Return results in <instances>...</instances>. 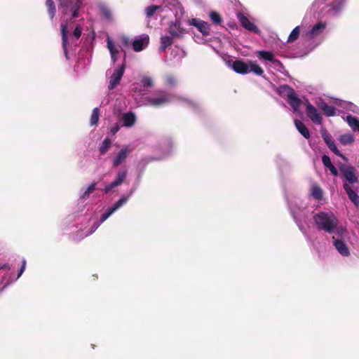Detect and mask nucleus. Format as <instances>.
<instances>
[{"mask_svg": "<svg viewBox=\"0 0 359 359\" xmlns=\"http://www.w3.org/2000/svg\"><path fill=\"white\" fill-rule=\"evenodd\" d=\"M163 12V5H151L149 6H147L145 8V14L147 18H151L154 16V15L157 13H161Z\"/></svg>", "mask_w": 359, "mask_h": 359, "instance_id": "27", "label": "nucleus"}, {"mask_svg": "<svg viewBox=\"0 0 359 359\" xmlns=\"http://www.w3.org/2000/svg\"><path fill=\"white\" fill-rule=\"evenodd\" d=\"M128 171L126 168L120 169L116 173L114 180L109 184L106 185L102 191L104 194H109L113 189L120 186L126 179Z\"/></svg>", "mask_w": 359, "mask_h": 359, "instance_id": "10", "label": "nucleus"}, {"mask_svg": "<svg viewBox=\"0 0 359 359\" xmlns=\"http://www.w3.org/2000/svg\"><path fill=\"white\" fill-rule=\"evenodd\" d=\"M344 119L353 131L359 132V121L357 118L351 115H348Z\"/></svg>", "mask_w": 359, "mask_h": 359, "instance_id": "33", "label": "nucleus"}, {"mask_svg": "<svg viewBox=\"0 0 359 359\" xmlns=\"http://www.w3.org/2000/svg\"><path fill=\"white\" fill-rule=\"evenodd\" d=\"M82 29L79 26H76L74 30L72 38L70 41L68 40L67 33V25L63 22L61 23V33L62 39V48L65 53V55L67 60L69 59V55L70 52L75 50L76 47L79 45V39L81 35Z\"/></svg>", "mask_w": 359, "mask_h": 359, "instance_id": "5", "label": "nucleus"}, {"mask_svg": "<svg viewBox=\"0 0 359 359\" xmlns=\"http://www.w3.org/2000/svg\"><path fill=\"white\" fill-rule=\"evenodd\" d=\"M278 93L286 96L287 102L295 111H299L302 101L293 88L287 85H282L278 88Z\"/></svg>", "mask_w": 359, "mask_h": 359, "instance_id": "7", "label": "nucleus"}, {"mask_svg": "<svg viewBox=\"0 0 359 359\" xmlns=\"http://www.w3.org/2000/svg\"><path fill=\"white\" fill-rule=\"evenodd\" d=\"M191 25L196 27L203 35H209L210 29L208 22L194 18L191 21Z\"/></svg>", "mask_w": 359, "mask_h": 359, "instance_id": "21", "label": "nucleus"}, {"mask_svg": "<svg viewBox=\"0 0 359 359\" xmlns=\"http://www.w3.org/2000/svg\"><path fill=\"white\" fill-rule=\"evenodd\" d=\"M99 120V109L97 107L94 108L93 110L90 117V124L92 126L96 125Z\"/></svg>", "mask_w": 359, "mask_h": 359, "instance_id": "41", "label": "nucleus"}, {"mask_svg": "<svg viewBox=\"0 0 359 359\" xmlns=\"http://www.w3.org/2000/svg\"><path fill=\"white\" fill-rule=\"evenodd\" d=\"M290 208L291 214L292 215L293 218L294 219L300 231L303 233L306 234V229L302 223V221L305 217L304 210L300 208H294L292 205H290Z\"/></svg>", "mask_w": 359, "mask_h": 359, "instance_id": "16", "label": "nucleus"}, {"mask_svg": "<svg viewBox=\"0 0 359 359\" xmlns=\"http://www.w3.org/2000/svg\"><path fill=\"white\" fill-rule=\"evenodd\" d=\"M345 238L346 237H337L333 234V245L341 256L348 257L350 255V250L347 244L344 241Z\"/></svg>", "mask_w": 359, "mask_h": 359, "instance_id": "13", "label": "nucleus"}, {"mask_svg": "<svg viewBox=\"0 0 359 359\" xmlns=\"http://www.w3.org/2000/svg\"><path fill=\"white\" fill-rule=\"evenodd\" d=\"M186 101L187 102V103H188L189 104H191V105H195V104H194V103H193V102H192L191 101H190V100H186Z\"/></svg>", "mask_w": 359, "mask_h": 359, "instance_id": "52", "label": "nucleus"}, {"mask_svg": "<svg viewBox=\"0 0 359 359\" xmlns=\"http://www.w3.org/2000/svg\"><path fill=\"white\" fill-rule=\"evenodd\" d=\"M149 41V37L147 34H142L136 37L133 41L132 45L135 52H140L147 47Z\"/></svg>", "mask_w": 359, "mask_h": 359, "instance_id": "19", "label": "nucleus"}, {"mask_svg": "<svg viewBox=\"0 0 359 359\" xmlns=\"http://www.w3.org/2000/svg\"><path fill=\"white\" fill-rule=\"evenodd\" d=\"M122 126L126 128L132 127L136 122V116L133 112H127L122 114Z\"/></svg>", "mask_w": 359, "mask_h": 359, "instance_id": "24", "label": "nucleus"}, {"mask_svg": "<svg viewBox=\"0 0 359 359\" xmlns=\"http://www.w3.org/2000/svg\"><path fill=\"white\" fill-rule=\"evenodd\" d=\"M327 22L318 21L303 33L302 37L310 50L319 46L327 34Z\"/></svg>", "mask_w": 359, "mask_h": 359, "instance_id": "3", "label": "nucleus"}, {"mask_svg": "<svg viewBox=\"0 0 359 359\" xmlns=\"http://www.w3.org/2000/svg\"><path fill=\"white\" fill-rule=\"evenodd\" d=\"M344 189L346 191L349 199L356 205H359V196L352 189L348 184H344Z\"/></svg>", "mask_w": 359, "mask_h": 359, "instance_id": "26", "label": "nucleus"}, {"mask_svg": "<svg viewBox=\"0 0 359 359\" xmlns=\"http://www.w3.org/2000/svg\"><path fill=\"white\" fill-rule=\"evenodd\" d=\"M322 161H323V163L327 168H328L330 169V170H334L335 172H337V170L334 168V166L332 165L329 156H327L326 155H323L322 157Z\"/></svg>", "mask_w": 359, "mask_h": 359, "instance_id": "42", "label": "nucleus"}, {"mask_svg": "<svg viewBox=\"0 0 359 359\" xmlns=\"http://www.w3.org/2000/svg\"><path fill=\"white\" fill-rule=\"evenodd\" d=\"M60 7L63 8L64 13L71 12V18H77L79 16V10L83 6L82 0H60Z\"/></svg>", "mask_w": 359, "mask_h": 359, "instance_id": "8", "label": "nucleus"}, {"mask_svg": "<svg viewBox=\"0 0 359 359\" xmlns=\"http://www.w3.org/2000/svg\"><path fill=\"white\" fill-rule=\"evenodd\" d=\"M346 0H315L310 8V12L318 17H334L343 11Z\"/></svg>", "mask_w": 359, "mask_h": 359, "instance_id": "2", "label": "nucleus"}, {"mask_svg": "<svg viewBox=\"0 0 359 359\" xmlns=\"http://www.w3.org/2000/svg\"><path fill=\"white\" fill-rule=\"evenodd\" d=\"M173 36L165 35L161 37V46L158 48L159 52H163L173 42Z\"/></svg>", "mask_w": 359, "mask_h": 359, "instance_id": "30", "label": "nucleus"}, {"mask_svg": "<svg viewBox=\"0 0 359 359\" xmlns=\"http://www.w3.org/2000/svg\"><path fill=\"white\" fill-rule=\"evenodd\" d=\"M161 5L163 6V12L166 8L173 13L176 18L180 17L184 14V10L177 0H163Z\"/></svg>", "mask_w": 359, "mask_h": 359, "instance_id": "11", "label": "nucleus"}, {"mask_svg": "<svg viewBox=\"0 0 359 359\" xmlns=\"http://www.w3.org/2000/svg\"><path fill=\"white\" fill-rule=\"evenodd\" d=\"M46 6L48 8V14L50 18H53L55 14V6L53 0H46Z\"/></svg>", "mask_w": 359, "mask_h": 359, "instance_id": "40", "label": "nucleus"}, {"mask_svg": "<svg viewBox=\"0 0 359 359\" xmlns=\"http://www.w3.org/2000/svg\"><path fill=\"white\" fill-rule=\"evenodd\" d=\"M210 18L211 20L215 24H220L222 22L221 17L217 12H211L210 13Z\"/></svg>", "mask_w": 359, "mask_h": 359, "instance_id": "43", "label": "nucleus"}, {"mask_svg": "<svg viewBox=\"0 0 359 359\" xmlns=\"http://www.w3.org/2000/svg\"><path fill=\"white\" fill-rule=\"evenodd\" d=\"M305 111L307 116L313 123L316 125H321L323 123V117L320 113L318 111L316 107L308 101L306 103Z\"/></svg>", "mask_w": 359, "mask_h": 359, "instance_id": "12", "label": "nucleus"}, {"mask_svg": "<svg viewBox=\"0 0 359 359\" xmlns=\"http://www.w3.org/2000/svg\"><path fill=\"white\" fill-rule=\"evenodd\" d=\"M98 8L100 9L101 15L108 20L112 19L113 15L110 8L104 3H99Z\"/></svg>", "mask_w": 359, "mask_h": 359, "instance_id": "32", "label": "nucleus"}, {"mask_svg": "<svg viewBox=\"0 0 359 359\" xmlns=\"http://www.w3.org/2000/svg\"><path fill=\"white\" fill-rule=\"evenodd\" d=\"M165 81L166 83L169 86H174L176 83L175 79L171 75L167 76L165 78Z\"/></svg>", "mask_w": 359, "mask_h": 359, "instance_id": "45", "label": "nucleus"}, {"mask_svg": "<svg viewBox=\"0 0 359 359\" xmlns=\"http://www.w3.org/2000/svg\"><path fill=\"white\" fill-rule=\"evenodd\" d=\"M316 105L320 109L324 114L327 116H334L336 114V109L334 107L329 105L323 100H320L316 102Z\"/></svg>", "mask_w": 359, "mask_h": 359, "instance_id": "23", "label": "nucleus"}, {"mask_svg": "<svg viewBox=\"0 0 359 359\" xmlns=\"http://www.w3.org/2000/svg\"><path fill=\"white\" fill-rule=\"evenodd\" d=\"M121 43L124 46H128L132 41L128 37L123 36L121 38Z\"/></svg>", "mask_w": 359, "mask_h": 359, "instance_id": "49", "label": "nucleus"}, {"mask_svg": "<svg viewBox=\"0 0 359 359\" xmlns=\"http://www.w3.org/2000/svg\"><path fill=\"white\" fill-rule=\"evenodd\" d=\"M232 69L238 74H246L249 73V62L236 60L232 64Z\"/></svg>", "mask_w": 359, "mask_h": 359, "instance_id": "22", "label": "nucleus"}, {"mask_svg": "<svg viewBox=\"0 0 359 359\" xmlns=\"http://www.w3.org/2000/svg\"><path fill=\"white\" fill-rule=\"evenodd\" d=\"M25 264H26V261L24 259L22 261V265L19 271L18 275L16 278H14V280L18 279L22 276V274L23 273V272L25 269Z\"/></svg>", "mask_w": 359, "mask_h": 359, "instance_id": "47", "label": "nucleus"}, {"mask_svg": "<svg viewBox=\"0 0 359 359\" xmlns=\"http://www.w3.org/2000/svg\"><path fill=\"white\" fill-rule=\"evenodd\" d=\"M256 55L263 62L266 69H273L285 76L288 74V72L285 69L284 65L280 60L276 58L272 52L257 50Z\"/></svg>", "mask_w": 359, "mask_h": 359, "instance_id": "6", "label": "nucleus"}, {"mask_svg": "<svg viewBox=\"0 0 359 359\" xmlns=\"http://www.w3.org/2000/svg\"><path fill=\"white\" fill-rule=\"evenodd\" d=\"M96 185L97 183L95 182H93L87 187L83 188L81 190L80 198L84 200L87 199L90 194L95 190Z\"/></svg>", "mask_w": 359, "mask_h": 359, "instance_id": "31", "label": "nucleus"}, {"mask_svg": "<svg viewBox=\"0 0 359 359\" xmlns=\"http://www.w3.org/2000/svg\"><path fill=\"white\" fill-rule=\"evenodd\" d=\"M326 144L334 154L341 157L343 159H345V157L340 153L334 142L332 140L326 142Z\"/></svg>", "mask_w": 359, "mask_h": 359, "instance_id": "39", "label": "nucleus"}, {"mask_svg": "<svg viewBox=\"0 0 359 359\" xmlns=\"http://www.w3.org/2000/svg\"><path fill=\"white\" fill-rule=\"evenodd\" d=\"M313 224L318 231L337 237H347L346 228L339 224L337 217L331 211H319L313 215Z\"/></svg>", "mask_w": 359, "mask_h": 359, "instance_id": "1", "label": "nucleus"}, {"mask_svg": "<svg viewBox=\"0 0 359 359\" xmlns=\"http://www.w3.org/2000/svg\"><path fill=\"white\" fill-rule=\"evenodd\" d=\"M253 72L255 74L262 76L264 73L262 68L257 64L256 62L249 61V73Z\"/></svg>", "mask_w": 359, "mask_h": 359, "instance_id": "34", "label": "nucleus"}, {"mask_svg": "<svg viewBox=\"0 0 359 359\" xmlns=\"http://www.w3.org/2000/svg\"><path fill=\"white\" fill-rule=\"evenodd\" d=\"M126 53H124L122 65L114 68L111 75L109 77L108 85V88L109 90L114 89L117 85L119 84L126 69Z\"/></svg>", "mask_w": 359, "mask_h": 359, "instance_id": "9", "label": "nucleus"}, {"mask_svg": "<svg viewBox=\"0 0 359 359\" xmlns=\"http://www.w3.org/2000/svg\"><path fill=\"white\" fill-rule=\"evenodd\" d=\"M339 142L344 145H348L353 142L354 137L351 134H344L340 136Z\"/></svg>", "mask_w": 359, "mask_h": 359, "instance_id": "36", "label": "nucleus"}, {"mask_svg": "<svg viewBox=\"0 0 359 359\" xmlns=\"http://www.w3.org/2000/svg\"><path fill=\"white\" fill-rule=\"evenodd\" d=\"M294 126L297 130L299 131V133H301V135L304 137H305L306 139L310 138V133L302 121L297 119L294 120Z\"/></svg>", "mask_w": 359, "mask_h": 359, "instance_id": "28", "label": "nucleus"}, {"mask_svg": "<svg viewBox=\"0 0 359 359\" xmlns=\"http://www.w3.org/2000/svg\"><path fill=\"white\" fill-rule=\"evenodd\" d=\"M135 191V189H132L128 196H121L118 201L114 203L111 207L108 208L105 212L100 216V219L95 222L91 227L88 229H85L83 230V235L84 236H88L91 235L93 232L96 231V229L104 222H105L112 214H114L116 211H117L119 208H121L126 202L128 201L129 197L132 196Z\"/></svg>", "mask_w": 359, "mask_h": 359, "instance_id": "4", "label": "nucleus"}, {"mask_svg": "<svg viewBox=\"0 0 359 359\" xmlns=\"http://www.w3.org/2000/svg\"><path fill=\"white\" fill-rule=\"evenodd\" d=\"M320 133L322 135V137L323 138L325 142H327L328 141L331 140V138L330 137V135L327 133V131L325 129H321Z\"/></svg>", "mask_w": 359, "mask_h": 359, "instance_id": "46", "label": "nucleus"}, {"mask_svg": "<svg viewBox=\"0 0 359 359\" xmlns=\"http://www.w3.org/2000/svg\"><path fill=\"white\" fill-rule=\"evenodd\" d=\"M237 16L242 26L245 27L246 29L255 33L259 32V29L257 28V27L252 22H251L248 19V18L245 16L244 14L238 13Z\"/></svg>", "mask_w": 359, "mask_h": 359, "instance_id": "20", "label": "nucleus"}, {"mask_svg": "<svg viewBox=\"0 0 359 359\" xmlns=\"http://www.w3.org/2000/svg\"><path fill=\"white\" fill-rule=\"evenodd\" d=\"M107 47L109 51L111 60L114 64L117 61L121 52H123V53H126L121 46L116 45L109 36L107 38Z\"/></svg>", "mask_w": 359, "mask_h": 359, "instance_id": "18", "label": "nucleus"}, {"mask_svg": "<svg viewBox=\"0 0 359 359\" xmlns=\"http://www.w3.org/2000/svg\"><path fill=\"white\" fill-rule=\"evenodd\" d=\"M333 174L336 175L337 171L335 172L334 170H330Z\"/></svg>", "mask_w": 359, "mask_h": 359, "instance_id": "53", "label": "nucleus"}, {"mask_svg": "<svg viewBox=\"0 0 359 359\" xmlns=\"http://www.w3.org/2000/svg\"><path fill=\"white\" fill-rule=\"evenodd\" d=\"M299 34H300V27L299 26H297L296 27H294L292 29V31L290 34V35L288 36V39H287V41L288 42H293V41H294L299 36Z\"/></svg>", "mask_w": 359, "mask_h": 359, "instance_id": "38", "label": "nucleus"}, {"mask_svg": "<svg viewBox=\"0 0 359 359\" xmlns=\"http://www.w3.org/2000/svg\"><path fill=\"white\" fill-rule=\"evenodd\" d=\"M311 196L317 199L320 200L323 198V190L318 184H313L311 188Z\"/></svg>", "mask_w": 359, "mask_h": 359, "instance_id": "35", "label": "nucleus"}, {"mask_svg": "<svg viewBox=\"0 0 359 359\" xmlns=\"http://www.w3.org/2000/svg\"><path fill=\"white\" fill-rule=\"evenodd\" d=\"M344 176L349 184H353L357 182L358 179L355 176L353 168H347L343 170Z\"/></svg>", "mask_w": 359, "mask_h": 359, "instance_id": "29", "label": "nucleus"}, {"mask_svg": "<svg viewBox=\"0 0 359 359\" xmlns=\"http://www.w3.org/2000/svg\"><path fill=\"white\" fill-rule=\"evenodd\" d=\"M0 276L6 286L14 281L13 271L7 263H0Z\"/></svg>", "mask_w": 359, "mask_h": 359, "instance_id": "17", "label": "nucleus"}, {"mask_svg": "<svg viewBox=\"0 0 359 359\" xmlns=\"http://www.w3.org/2000/svg\"><path fill=\"white\" fill-rule=\"evenodd\" d=\"M169 35L173 37L180 36L182 34V28L180 27V23L178 20L172 22L168 27V30Z\"/></svg>", "mask_w": 359, "mask_h": 359, "instance_id": "25", "label": "nucleus"}, {"mask_svg": "<svg viewBox=\"0 0 359 359\" xmlns=\"http://www.w3.org/2000/svg\"><path fill=\"white\" fill-rule=\"evenodd\" d=\"M138 86H139L138 83H135L133 85V88L132 90L134 91L135 93L140 92L141 94H143L144 93H143V90L142 88L139 89L138 87H137Z\"/></svg>", "mask_w": 359, "mask_h": 359, "instance_id": "50", "label": "nucleus"}, {"mask_svg": "<svg viewBox=\"0 0 359 359\" xmlns=\"http://www.w3.org/2000/svg\"><path fill=\"white\" fill-rule=\"evenodd\" d=\"M141 83L144 88L151 87L153 85V81L151 78L149 76H144L142 79Z\"/></svg>", "mask_w": 359, "mask_h": 359, "instance_id": "44", "label": "nucleus"}, {"mask_svg": "<svg viewBox=\"0 0 359 359\" xmlns=\"http://www.w3.org/2000/svg\"><path fill=\"white\" fill-rule=\"evenodd\" d=\"M172 100V96L166 94L165 93L161 94L158 97H148L147 102L145 104L159 107L165 105Z\"/></svg>", "mask_w": 359, "mask_h": 359, "instance_id": "14", "label": "nucleus"}, {"mask_svg": "<svg viewBox=\"0 0 359 359\" xmlns=\"http://www.w3.org/2000/svg\"><path fill=\"white\" fill-rule=\"evenodd\" d=\"M111 145V141L109 138H105L102 142L99 150L101 154H104L109 150Z\"/></svg>", "mask_w": 359, "mask_h": 359, "instance_id": "37", "label": "nucleus"}, {"mask_svg": "<svg viewBox=\"0 0 359 359\" xmlns=\"http://www.w3.org/2000/svg\"><path fill=\"white\" fill-rule=\"evenodd\" d=\"M131 151L132 149L129 146L123 147L112 158L111 163L113 166L118 167L124 163Z\"/></svg>", "mask_w": 359, "mask_h": 359, "instance_id": "15", "label": "nucleus"}, {"mask_svg": "<svg viewBox=\"0 0 359 359\" xmlns=\"http://www.w3.org/2000/svg\"><path fill=\"white\" fill-rule=\"evenodd\" d=\"M119 130V127L118 126H115V127H113L111 129V133L114 135L115 133H116Z\"/></svg>", "mask_w": 359, "mask_h": 359, "instance_id": "51", "label": "nucleus"}, {"mask_svg": "<svg viewBox=\"0 0 359 359\" xmlns=\"http://www.w3.org/2000/svg\"><path fill=\"white\" fill-rule=\"evenodd\" d=\"M349 107H348V109L352 111L353 112L355 113V114H359V109L357 106L350 103L348 104Z\"/></svg>", "mask_w": 359, "mask_h": 359, "instance_id": "48", "label": "nucleus"}]
</instances>
